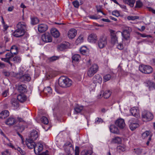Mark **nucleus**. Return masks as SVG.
I'll use <instances>...</instances> for the list:
<instances>
[{
    "label": "nucleus",
    "instance_id": "338daca9",
    "mask_svg": "<svg viewBox=\"0 0 155 155\" xmlns=\"http://www.w3.org/2000/svg\"><path fill=\"white\" fill-rule=\"evenodd\" d=\"M2 155H10L9 153L8 150H6L5 151L2 153Z\"/></svg>",
    "mask_w": 155,
    "mask_h": 155
},
{
    "label": "nucleus",
    "instance_id": "ddd939ff",
    "mask_svg": "<svg viewBox=\"0 0 155 155\" xmlns=\"http://www.w3.org/2000/svg\"><path fill=\"white\" fill-rule=\"evenodd\" d=\"M38 137V133L35 130L31 131L29 136L28 139L33 140H35Z\"/></svg>",
    "mask_w": 155,
    "mask_h": 155
},
{
    "label": "nucleus",
    "instance_id": "13d9d810",
    "mask_svg": "<svg viewBox=\"0 0 155 155\" xmlns=\"http://www.w3.org/2000/svg\"><path fill=\"white\" fill-rule=\"evenodd\" d=\"M138 35H140L141 37L143 38L147 37V38H151V36L150 35H146L144 34H141L139 32L137 33Z\"/></svg>",
    "mask_w": 155,
    "mask_h": 155
},
{
    "label": "nucleus",
    "instance_id": "0eeeda50",
    "mask_svg": "<svg viewBox=\"0 0 155 155\" xmlns=\"http://www.w3.org/2000/svg\"><path fill=\"white\" fill-rule=\"evenodd\" d=\"M123 29L122 34L124 38L127 40L130 38V33L132 31V29L130 27L128 26H124Z\"/></svg>",
    "mask_w": 155,
    "mask_h": 155
},
{
    "label": "nucleus",
    "instance_id": "de8ad7c7",
    "mask_svg": "<svg viewBox=\"0 0 155 155\" xmlns=\"http://www.w3.org/2000/svg\"><path fill=\"white\" fill-rule=\"evenodd\" d=\"M15 149L17 150L21 155H26V154L25 152L22 149L19 147H18Z\"/></svg>",
    "mask_w": 155,
    "mask_h": 155
},
{
    "label": "nucleus",
    "instance_id": "6e6d98bb",
    "mask_svg": "<svg viewBox=\"0 0 155 155\" xmlns=\"http://www.w3.org/2000/svg\"><path fill=\"white\" fill-rule=\"evenodd\" d=\"M117 150L118 151H120L121 153H122L125 150V149L124 147L121 146H118L117 148Z\"/></svg>",
    "mask_w": 155,
    "mask_h": 155
},
{
    "label": "nucleus",
    "instance_id": "aec40b11",
    "mask_svg": "<svg viewBox=\"0 0 155 155\" xmlns=\"http://www.w3.org/2000/svg\"><path fill=\"white\" fill-rule=\"evenodd\" d=\"M74 113L78 114L80 113L84 110V106L77 105L74 107Z\"/></svg>",
    "mask_w": 155,
    "mask_h": 155
},
{
    "label": "nucleus",
    "instance_id": "423d86ee",
    "mask_svg": "<svg viewBox=\"0 0 155 155\" xmlns=\"http://www.w3.org/2000/svg\"><path fill=\"white\" fill-rule=\"evenodd\" d=\"M128 124L129 127L131 130H135L139 126L137 120L134 118L130 120L128 122Z\"/></svg>",
    "mask_w": 155,
    "mask_h": 155
},
{
    "label": "nucleus",
    "instance_id": "37998d69",
    "mask_svg": "<svg viewBox=\"0 0 155 155\" xmlns=\"http://www.w3.org/2000/svg\"><path fill=\"white\" fill-rule=\"evenodd\" d=\"M87 51V49L85 46H83L81 47L80 49L81 53L83 54H85Z\"/></svg>",
    "mask_w": 155,
    "mask_h": 155
},
{
    "label": "nucleus",
    "instance_id": "864d4df0",
    "mask_svg": "<svg viewBox=\"0 0 155 155\" xmlns=\"http://www.w3.org/2000/svg\"><path fill=\"white\" fill-rule=\"evenodd\" d=\"M7 50L5 49L4 46H0V54H4Z\"/></svg>",
    "mask_w": 155,
    "mask_h": 155
},
{
    "label": "nucleus",
    "instance_id": "412c9836",
    "mask_svg": "<svg viewBox=\"0 0 155 155\" xmlns=\"http://www.w3.org/2000/svg\"><path fill=\"white\" fill-rule=\"evenodd\" d=\"M51 33L52 35L54 38H58L60 35L59 31L55 28H52L51 30Z\"/></svg>",
    "mask_w": 155,
    "mask_h": 155
},
{
    "label": "nucleus",
    "instance_id": "49530a36",
    "mask_svg": "<svg viewBox=\"0 0 155 155\" xmlns=\"http://www.w3.org/2000/svg\"><path fill=\"white\" fill-rule=\"evenodd\" d=\"M41 122L45 124H47L48 123V120L47 118L45 116L42 117L41 118Z\"/></svg>",
    "mask_w": 155,
    "mask_h": 155
},
{
    "label": "nucleus",
    "instance_id": "58836bf2",
    "mask_svg": "<svg viewBox=\"0 0 155 155\" xmlns=\"http://www.w3.org/2000/svg\"><path fill=\"white\" fill-rule=\"evenodd\" d=\"M92 152L91 150H84L81 153V155H91Z\"/></svg>",
    "mask_w": 155,
    "mask_h": 155
},
{
    "label": "nucleus",
    "instance_id": "2eb2a0df",
    "mask_svg": "<svg viewBox=\"0 0 155 155\" xmlns=\"http://www.w3.org/2000/svg\"><path fill=\"white\" fill-rule=\"evenodd\" d=\"M97 40V36L95 34L92 33L91 34L88 38V41L92 43H95Z\"/></svg>",
    "mask_w": 155,
    "mask_h": 155
},
{
    "label": "nucleus",
    "instance_id": "c03bdc74",
    "mask_svg": "<svg viewBox=\"0 0 155 155\" xmlns=\"http://www.w3.org/2000/svg\"><path fill=\"white\" fill-rule=\"evenodd\" d=\"M80 56L78 54H74L72 57L73 61H78L80 58Z\"/></svg>",
    "mask_w": 155,
    "mask_h": 155
},
{
    "label": "nucleus",
    "instance_id": "f03ea898",
    "mask_svg": "<svg viewBox=\"0 0 155 155\" xmlns=\"http://www.w3.org/2000/svg\"><path fill=\"white\" fill-rule=\"evenodd\" d=\"M18 50V48L16 46H12L11 48L10 52L6 54L5 58H1V60L5 62L8 63L9 64L10 66L12 67L13 64L12 63L10 62V59L13 57V54H15L17 53Z\"/></svg>",
    "mask_w": 155,
    "mask_h": 155
},
{
    "label": "nucleus",
    "instance_id": "cd10ccee",
    "mask_svg": "<svg viewBox=\"0 0 155 155\" xmlns=\"http://www.w3.org/2000/svg\"><path fill=\"white\" fill-rule=\"evenodd\" d=\"M17 99L21 102H23L27 99L26 97L23 94L18 95L17 96Z\"/></svg>",
    "mask_w": 155,
    "mask_h": 155
},
{
    "label": "nucleus",
    "instance_id": "9b49d317",
    "mask_svg": "<svg viewBox=\"0 0 155 155\" xmlns=\"http://www.w3.org/2000/svg\"><path fill=\"white\" fill-rule=\"evenodd\" d=\"M115 124L120 129L124 128L125 126L124 120L122 118L118 119L115 121Z\"/></svg>",
    "mask_w": 155,
    "mask_h": 155
},
{
    "label": "nucleus",
    "instance_id": "69168bd1",
    "mask_svg": "<svg viewBox=\"0 0 155 155\" xmlns=\"http://www.w3.org/2000/svg\"><path fill=\"white\" fill-rule=\"evenodd\" d=\"M117 48L120 50H122L124 48L123 45L121 44H119L117 46Z\"/></svg>",
    "mask_w": 155,
    "mask_h": 155
},
{
    "label": "nucleus",
    "instance_id": "c9c22d12",
    "mask_svg": "<svg viewBox=\"0 0 155 155\" xmlns=\"http://www.w3.org/2000/svg\"><path fill=\"white\" fill-rule=\"evenodd\" d=\"M44 92L46 94H51L52 93V90L50 87L48 86L45 88L43 90Z\"/></svg>",
    "mask_w": 155,
    "mask_h": 155
},
{
    "label": "nucleus",
    "instance_id": "393cba45",
    "mask_svg": "<svg viewBox=\"0 0 155 155\" xmlns=\"http://www.w3.org/2000/svg\"><path fill=\"white\" fill-rule=\"evenodd\" d=\"M9 115V112L7 110H4L0 113V118L2 119H5Z\"/></svg>",
    "mask_w": 155,
    "mask_h": 155
},
{
    "label": "nucleus",
    "instance_id": "774afa93",
    "mask_svg": "<svg viewBox=\"0 0 155 155\" xmlns=\"http://www.w3.org/2000/svg\"><path fill=\"white\" fill-rule=\"evenodd\" d=\"M122 153H121L120 151H118L117 150L114 153V155H122Z\"/></svg>",
    "mask_w": 155,
    "mask_h": 155
},
{
    "label": "nucleus",
    "instance_id": "3c124183",
    "mask_svg": "<svg viewBox=\"0 0 155 155\" xmlns=\"http://www.w3.org/2000/svg\"><path fill=\"white\" fill-rule=\"evenodd\" d=\"M96 86V84L93 83L90 84L89 86V89L91 91H93L94 90Z\"/></svg>",
    "mask_w": 155,
    "mask_h": 155
},
{
    "label": "nucleus",
    "instance_id": "8fccbe9b",
    "mask_svg": "<svg viewBox=\"0 0 155 155\" xmlns=\"http://www.w3.org/2000/svg\"><path fill=\"white\" fill-rule=\"evenodd\" d=\"M83 37L82 35H80L76 41V42L78 44L80 43L83 42Z\"/></svg>",
    "mask_w": 155,
    "mask_h": 155
},
{
    "label": "nucleus",
    "instance_id": "f3484780",
    "mask_svg": "<svg viewBox=\"0 0 155 155\" xmlns=\"http://www.w3.org/2000/svg\"><path fill=\"white\" fill-rule=\"evenodd\" d=\"M16 120L13 117H10L6 120L5 124L9 126H11L15 123Z\"/></svg>",
    "mask_w": 155,
    "mask_h": 155
},
{
    "label": "nucleus",
    "instance_id": "9d476101",
    "mask_svg": "<svg viewBox=\"0 0 155 155\" xmlns=\"http://www.w3.org/2000/svg\"><path fill=\"white\" fill-rule=\"evenodd\" d=\"M110 37L111 38V43L115 44L117 42V37L116 35V33H115V31L112 30L110 31Z\"/></svg>",
    "mask_w": 155,
    "mask_h": 155
},
{
    "label": "nucleus",
    "instance_id": "b1692460",
    "mask_svg": "<svg viewBox=\"0 0 155 155\" xmlns=\"http://www.w3.org/2000/svg\"><path fill=\"white\" fill-rule=\"evenodd\" d=\"M18 90L19 92L23 94L27 91L26 86L25 84H21L18 86Z\"/></svg>",
    "mask_w": 155,
    "mask_h": 155
},
{
    "label": "nucleus",
    "instance_id": "bf43d9fd",
    "mask_svg": "<svg viewBox=\"0 0 155 155\" xmlns=\"http://www.w3.org/2000/svg\"><path fill=\"white\" fill-rule=\"evenodd\" d=\"M72 4L76 8H78L79 5V2L77 0H75L74 1L72 2Z\"/></svg>",
    "mask_w": 155,
    "mask_h": 155
},
{
    "label": "nucleus",
    "instance_id": "7ed1b4c3",
    "mask_svg": "<svg viewBox=\"0 0 155 155\" xmlns=\"http://www.w3.org/2000/svg\"><path fill=\"white\" fill-rule=\"evenodd\" d=\"M43 146L42 144L40 143H37L35 144V148L34 149V151L36 154L39 155H49L48 153V151L46 150L45 152H43L41 154L39 153L43 150Z\"/></svg>",
    "mask_w": 155,
    "mask_h": 155
},
{
    "label": "nucleus",
    "instance_id": "4c0bfd02",
    "mask_svg": "<svg viewBox=\"0 0 155 155\" xmlns=\"http://www.w3.org/2000/svg\"><path fill=\"white\" fill-rule=\"evenodd\" d=\"M136 0H124V2L131 7H133Z\"/></svg>",
    "mask_w": 155,
    "mask_h": 155
},
{
    "label": "nucleus",
    "instance_id": "20e7f679",
    "mask_svg": "<svg viewBox=\"0 0 155 155\" xmlns=\"http://www.w3.org/2000/svg\"><path fill=\"white\" fill-rule=\"evenodd\" d=\"M139 69L140 72L146 74H150L153 71V68L151 66L143 64L139 66Z\"/></svg>",
    "mask_w": 155,
    "mask_h": 155
},
{
    "label": "nucleus",
    "instance_id": "c85d7f7f",
    "mask_svg": "<svg viewBox=\"0 0 155 155\" xmlns=\"http://www.w3.org/2000/svg\"><path fill=\"white\" fill-rule=\"evenodd\" d=\"M11 103L15 108L17 109L19 107L18 102L15 98H13L11 99Z\"/></svg>",
    "mask_w": 155,
    "mask_h": 155
},
{
    "label": "nucleus",
    "instance_id": "2f4dec72",
    "mask_svg": "<svg viewBox=\"0 0 155 155\" xmlns=\"http://www.w3.org/2000/svg\"><path fill=\"white\" fill-rule=\"evenodd\" d=\"M68 47V46L67 45L64 44H62L58 45L57 49L59 51H62L67 49Z\"/></svg>",
    "mask_w": 155,
    "mask_h": 155
},
{
    "label": "nucleus",
    "instance_id": "6ab92c4d",
    "mask_svg": "<svg viewBox=\"0 0 155 155\" xmlns=\"http://www.w3.org/2000/svg\"><path fill=\"white\" fill-rule=\"evenodd\" d=\"M77 31L74 29H71L69 30L68 33V36L70 39L73 38L76 36Z\"/></svg>",
    "mask_w": 155,
    "mask_h": 155
},
{
    "label": "nucleus",
    "instance_id": "7c9ffc66",
    "mask_svg": "<svg viewBox=\"0 0 155 155\" xmlns=\"http://www.w3.org/2000/svg\"><path fill=\"white\" fill-rule=\"evenodd\" d=\"M142 137L143 139H146L148 137V139L149 140H151V136L150 135V132L148 131H146L143 133Z\"/></svg>",
    "mask_w": 155,
    "mask_h": 155
},
{
    "label": "nucleus",
    "instance_id": "f8f14e48",
    "mask_svg": "<svg viewBox=\"0 0 155 155\" xmlns=\"http://www.w3.org/2000/svg\"><path fill=\"white\" fill-rule=\"evenodd\" d=\"M38 31L40 33L46 31L48 28V25L45 24H41L38 25Z\"/></svg>",
    "mask_w": 155,
    "mask_h": 155
},
{
    "label": "nucleus",
    "instance_id": "09e8293b",
    "mask_svg": "<svg viewBox=\"0 0 155 155\" xmlns=\"http://www.w3.org/2000/svg\"><path fill=\"white\" fill-rule=\"evenodd\" d=\"M145 83L146 84V86L147 87H150L152 86L153 85V83L149 80H146L145 82Z\"/></svg>",
    "mask_w": 155,
    "mask_h": 155
},
{
    "label": "nucleus",
    "instance_id": "dca6fc26",
    "mask_svg": "<svg viewBox=\"0 0 155 155\" xmlns=\"http://www.w3.org/2000/svg\"><path fill=\"white\" fill-rule=\"evenodd\" d=\"M26 144L29 149H31L35 148V143L34 140L28 139L26 140Z\"/></svg>",
    "mask_w": 155,
    "mask_h": 155
},
{
    "label": "nucleus",
    "instance_id": "473e14b6",
    "mask_svg": "<svg viewBox=\"0 0 155 155\" xmlns=\"http://www.w3.org/2000/svg\"><path fill=\"white\" fill-rule=\"evenodd\" d=\"M65 82L66 87L71 86L72 84V81L71 80L68 78L65 77Z\"/></svg>",
    "mask_w": 155,
    "mask_h": 155
},
{
    "label": "nucleus",
    "instance_id": "39448f33",
    "mask_svg": "<svg viewBox=\"0 0 155 155\" xmlns=\"http://www.w3.org/2000/svg\"><path fill=\"white\" fill-rule=\"evenodd\" d=\"M107 37L105 35H102L98 40L97 42L98 46L101 49L103 48L107 45Z\"/></svg>",
    "mask_w": 155,
    "mask_h": 155
},
{
    "label": "nucleus",
    "instance_id": "e433bc0d",
    "mask_svg": "<svg viewBox=\"0 0 155 155\" xmlns=\"http://www.w3.org/2000/svg\"><path fill=\"white\" fill-rule=\"evenodd\" d=\"M111 94V92L110 91L107 90L105 91V92L103 94V96L104 98L107 99L110 97Z\"/></svg>",
    "mask_w": 155,
    "mask_h": 155
},
{
    "label": "nucleus",
    "instance_id": "603ef678",
    "mask_svg": "<svg viewBox=\"0 0 155 155\" xmlns=\"http://www.w3.org/2000/svg\"><path fill=\"white\" fill-rule=\"evenodd\" d=\"M103 120L101 118L97 117L96 118L95 120V123L97 124L101 123L103 122Z\"/></svg>",
    "mask_w": 155,
    "mask_h": 155
},
{
    "label": "nucleus",
    "instance_id": "ea45409f",
    "mask_svg": "<svg viewBox=\"0 0 155 155\" xmlns=\"http://www.w3.org/2000/svg\"><path fill=\"white\" fill-rule=\"evenodd\" d=\"M99 67L97 64H93L90 68L89 69L97 72L98 71Z\"/></svg>",
    "mask_w": 155,
    "mask_h": 155
},
{
    "label": "nucleus",
    "instance_id": "4be33fe9",
    "mask_svg": "<svg viewBox=\"0 0 155 155\" xmlns=\"http://www.w3.org/2000/svg\"><path fill=\"white\" fill-rule=\"evenodd\" d=\"M65 78V77L64 76H62L59 78L58 83L60 86L62 87H66Z\"/></svg>",
    "mask_w": 155,
    "mask_h": 155
},
{
    "label": "nucleus",
    "instance_id": "0e129e2a",
    "mask_svg": "<svg viewBox=\"0 0 155 155\" xmlns=\"http://www.w3.org/2000/svg\"><path fill=\"white\" fill-rule=\"evenodd\" d=\"M8 91L7 90H6L4 91L2 93V96L4 97H6L8 94Z\"/></svg>",
    "mask_w": 155,
    "mask_h": 155
},
{
    "label": "nucleus",
    "instance_id": "4d7b16f0",
    "mask_svg": "<svg viewBox=\"0 0 155 155\" xmlns=\"http://www.w3.org/2000/svg\"><path fill=\"white\" fill-rule=\"evenodd\" d=\"M143 5L141 2L140 1H137L136 2L135 7L140 8Z\"/></svg>",
    "mask_w": 155,
    "mask_h": 155
},
{
    "label": "nucleus",
    "instance_id": "5701e85b",
    "mask_svg": "<svg viewBox=\"0 0 155 155\" xmlns=\"http://www.w3.org/2000/svg\"><path fill=\"white\" fill-rule=\"evenodd\" d=\"M23 74V71H20L18 73H16L14 72H12L11 73V75L12 76L19 79L20 81L21 80V78Z\"/></svg>",
    "mask_w": 155,
    "mask_h": 155
},
{
    "label": "nucleus",
    "instance_id": "6e6552de",
    "mask_svg": "<svg viewBox=\"0 0 155 155\" xmlns=\"http://www.w3.org/2000/svg\"><path fill=\"white\" fill-rule=\"evenodd\" d=\"M142 117L146 121H149L152 120L153 118V115L150 112L144 110L142 112Z\"/></svg>",
    "mask_w": 155,
    "mask_h": 155
},
{
    "label": "nucleus",
    "instance_id": "680f3d73",
    "mask_svg": "<svg viewBox=\"0 0 155 155\" xmlns=\"http://www.w3.org/2000/svg\"><path fill=\"white\" fill-rule=\"evenodd\" d=\"M79 147L76 146L75 150V155H79Z\"/></svg>",
    "mask_w": 155,
    "mask_h": 155
},
{
    "label": "nucleus",
    "instance_id": "5fc2aeb1",
    "mask_svg": "<svg viewBox=\"0 0 155 155\" xmlns=\"http://www.w3.org/2000/svg\"><path fill=\"white\" fill-rule=\"evenodd\" d=\"M139 17L137 16H130L127 17L128 19L129 20H134L136 19H138Z\"/></svg>",
    "mask_w": 155,
    "mask_h": 155
},
{
    "label": "nucleus",
    "instance_id": "bb28decb",
    "mask_svg": "<svg viewBox=\"0 0 155 155\" xmlns=\"http://www.w3.org/2000/svg\"><path fill=\"white\" fill-rule=\"evenodd\" d=\"M31 80V77L30 75L28 74H26L23 75L21 78V81L24 82L25 81L28 82Z\"/></svg>",
    "mask_w": 155,
    "mask_h": 155
},
{
    "label": "nucleus",
    "instance_id": "052dcab7",
    "mask_svg": "<svg viewBox=\"0 0 155 155\" xmlns=\"http://www.w3.org/2000/svg\"><path fill=\"white\" fill-rule=\"evenodd\" d=\"M112 14L113 15L117 17H119L120 15V14L119 12L117 10L113 11Z\"/></svg>",
    "mask_w": 155,
    "mask_h": 155
},
{
    "label": "nucleus",
    "instance_id": "4468645a",
    "mask_svg": "<svg viewBox=\"0 0 155 155\" xmlns=\"http://www.w3.org/2000/svg\"><path fill=\"white\" fill-rule=\"evenodd\" d=\"M102 80V77L99 74H96L93 78V82L96 84L97 83L101 84Z\"/></svg>",
    "mask_w": 155,
    "mask_h": 155
},
{
    "label": "nucleus",
    "instance_id": "f704fd0d",
    "mask_svg": "<svg viewBox=\"0 0 155 155\" xmlns=\"http://www.w3.org/2000/svg\"><path fill=\"white\" fill-rule=\"evenodd\" d=\"M60 58V56H53L48 58V59L49 61L52 62L59 60Z\"/></svg>",
    "mask_w": 155,
    "mask_h": 155
},
{
    "label": "nucleus",
    "instance_id": "f257e3e1",
    "mask_svg": "<svg viewBox=\"0 0 155 155\" xmlns=\"http://www.w3.org/2000/svg\"><path fill=\"white\" fill-rule=\"evenodd\" d=\"M16 29L13 33V35L16 37L23 36L26 31L27 26L23 21L19 22L16 25Z\"/></svg>",
    "mask_w": 155,
    "mask_h": 155
},
{
    "label": "nucleus",
    "instance_id": "72a5a7b5",
    "mask_svg": "<svg viewBox=\"0 0 155 155\" xmlns=\"http://www.w3.org/2000/svg\"><path fill=\"white\" fill-rule=\"evenodd\" d=\"M121 138L120 137H115L112 139L111 141L112 143H121Z\"/></svg>",
    "mask_w": 155,
    "mask_h": 155
},
{
    "label": "nucleus",
    "instance_id": "e2e57ef3",
    "mask_svg": "<svg viewBox=\"0 0 155 155\" xmlns=\"http://www.w3.org/2000/svg\"><path fill=\"white\" fill-rule=\"evenodd\" d=\"M135 152L136 153L138 154H140L142 152V150L140 148H137L136 149H134Z\"/></svg>",
    "mask_w": 155,
    "mask_h": 155
},
{
    "label": "nucleus",
    "instance_id": "a211bd4d",
    "mask_svg": "<svg viewBox=\"0 0 155 155\" xmlns=\"http://www.w3.org/2000/svg\"><path fill=\"white\" fill-rule=\"evenodd\" d=\"M130 111L131 114L137 118L139 117V112L137 107H133L131 109Z\"/></svg>",
    "mask_w": 155,
    "mask_h": 155
},
{
    "label": "nucleus",
    "instance_id": "a18cd8bd",
    "mask_svg": "<svg viewBox=\"0 0 155 155\" xmlns=\"http://www.w3.org/2000/svg\"><path fill=\"white\" fill-rule=\"evenodd\" d=\"M111 78V75L110 74H107L104 76L103 81L105 82L109 80Z\"/></svg>",
    "mask_w": 155,
    "mask_h": 155
},
{
    "label": "nucleus",
    "instance_id": "79ce46f5",
    "mask_svg": "<svg viewBox=\"0 0 155 155\" xmlns=\"http://www.w3.org/2000/svg\"><path fill=\"white\" fill-rule=\"evenodd\" d=\"M31 23L33 25L37 24L39 22V20L37 18L33 17L31 18Z\"/></svg>",
    "mask_w": 155,
    "mask_h": 155
},
{
    "label": "nucleus",
    "instance_id": "a878e982",
    "mask_svg": "<svg viewBox=\"0 0 155 155\" xmlns=\"http://www.w3.org/2000/svg\"><path fill=\"white\" fill-rule=\"evenodd\" d=\"M110 131L111 132L117 134L119 133V130L117 127L114 125H111L109 127Z\"/></svg>",
    "mask_w": 155,
    "mask_h": 155
},
{
    "label": "nucleus",
    "instance_id": "1a4fd4ad",
    "mask_svg": "<svg viewBox=\"0 0 155 155\" xmlns=\"http://www.w3.org/2000/svg\"><path fill=\"white\" fill-rule=\"evenodd\" d=\"M41 38L44 42L46 43L51 42L52 40L51 35L48 32H45L41 36Z\"/></svg>",
    "mask_w": 155,
    "mask_h": 155
},
{
    "label": "nucleus",
    "instance_id": "a19ab883",
    "mask_svg": "<svg viewBox=\"0 0 155 155\" xmlns=\"http://www.w3.org/2000/svg\"><path fill=\"white\" fill-rule=\"evenodd\" d=\"M96 72L89 68L87 71V74L88 77H91Z\"/></svg>",
    "mask_w": 155,
    "mask_h": 155
},
{
    "label": "nucleus",
    "instance_id": "c756f323",
    "mask_svg": "<svg viewBox=\"0 0 155 155\" xmlns=\"http://www.w3.org/2000/svg\"><path fill=\"white\" fill-rule=\"evenodd\" d=\"M21 60V58L20 57L18 56H16L15 57H14V56L11 58L10 59V61H12L14 62L15 63H20Z\"/></svg>",
    "mask_w": 155,
    "mask_h": 155
}]
</instances>
